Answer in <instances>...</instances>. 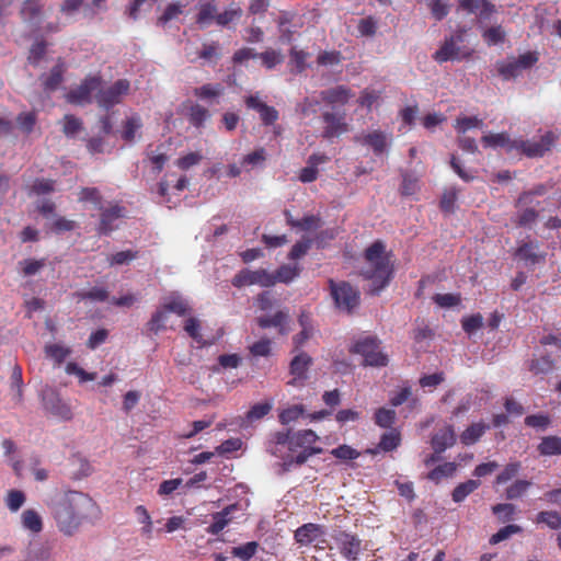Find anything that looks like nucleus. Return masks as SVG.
I'll use <instances>...</instances> for the list:
<instances>
[{
  "instance_id": "1",
  "label": "nucleus",
  "mask_w": 561,
  "mask_h": 561,
  "mask_svg": "<svg viewBox=\"0 0 561 561\" xmlns=\"http://www.w3.org/2000/svg\"><path fill=\"white\" fill-rule=\"evenodd\" d=\"M53 518L60 533L73 536L84 523L95 524L101 510L94 500L79 491H62L48 503Z\"/></svg>"
},
{
  "instance_id": "2",
  "label": "nucleus",
  "mask_w": 561,
  "mask_h": 561,
  "mask_svg": "<svg viewBox=\"0 0 561 561\" xmlns=\"http://www.w3.org/2000/svg\"><path fill=\"white\" fill-rule=\"evenodd\" d=\"M366 265L360 274L373 282V293H379L390 282L392 265L381 241L374 242L365 251Z\"/></svg>"
},
{
  "instance_id": "3",
  "label": "nucleus",
  "mask_w": 561,
  "mask_h": 561,
  "mask_svg": "<svg viewBox=\"0 0 561 561\" xmlns=\"http://www.w3.org/2000/svg\"><path fill=\"white\" fill-rule=\"evenodd\" d=\"M319 439L318 435L311 430H302L293 432L290 440V451H301L294 458L284 461L285 470H288L290 466L304 465L311 456L322 453L321 447H314L313 444Z\"/></svg>"
},
{
  "instance_id": "4",
  "label": "nucleus",
  "mask_w": 561,
  "mask_h": 561,
  "mask_svg": "<svg viewBox=\"0 0 561 561\" xmlns=\"http://www.w3.org/2000/svg\"><path fill=\"white\" fill-rule=\"evenodd\" d=\"M351 352L359 354L364 364L374 367H383L388 364V357L380 351L379 341L370 335H365L355 341Z\"/></svg>"
},
{
  "instance_id": "5",
  "label": "nucleus",
  "mask_w": 561,
  "mask_h": 561,
  "mask_svg": "<svg viewBox=\"0 0 561 561\" xmlns=\"http://www.w3.org/2000/svg\"><path fill=\"white\" fill-rule=\"evenodd\" d=\"M130 83L126 79H118L115 82L104 85L100 80L99 92L95 94V102L104 110L122 103L123 99L128 94Z\"/></svg>"
},
{
  "instance_id": "6",
  "label": "nucleus",
  "mask_w": 561,
  "mask_h": 561,
  "mask_svg": "<svg viewBox=\"0 0 561 561\" xmlns=\"http://www.w3.org/2000/svg\"><path fill=\"white\" fill-rule=\"evenodd\" d=\"M465 32L458 31L447 37L440 48L435 51L434 59L439 62L461 60L470 56V50L465 46Z\"/></svg>"
},
{
  "instance_id": "7",
  "label": "nucleus",
  "mask_w": 561,
  "mask_h": 561,
  "mask_svg": "<svg viewBox=\"0 0 561 561\" xmlns=\"http://www.w3.org/2000/svg\"><path fill=\"white\" fill-rule=\"evenodd\" d=\"M353 96H354V94L351 92V90L344 85H337L334 88H330V89L321 91L319 93V98L306 99L304 106H302V112L306 115L309 112L314 113L316 110H313L312 107L314 105H318L320 102H324L332 106H343Z\"/></svg>"
},
{
  "instance_id": "8",
  "label": "nucleus",
  "mask_w": 561,
  "mask_h": 561,
  "mask_svg": "<svg viewBox=\"0 0 561 561\" xmlns=\"http://www.w3.org/2000/svg\"><path fill=\"white\" fill-rule=\"evenodd\" d=\"M331 295L336 307L345 312H352L359 302L358 291L348 283H334L330 280Z\"/></svg>"
},
{
  "instance_id": "9",
  "label": "nucleus",
  "mask_w": 561,
  "mask_h": 561,
  "mask_svg": "<svg viewBox=\"0 0 561 561\" xmlns=\"http://www.w3.org/2000/svg\"><path fill=\"white\" fill-rule=\"evenodd\" d=\"M557 140V136L552 131H548L540 137L539 140L517 139L516 151L523 152L529 158L542 157L551 149Z\"/></svg>"
},
{
  "instance_id": "10",
  "label": "nucleus",
  "mask_w": 561,
  "mask_h": 561,
  "mask_svg": "<svg viewBox=\"0 0 561 561\" xmlns=\"http://www.w3.org/2000/svg\"><path fill=\"white\" fill-rule=\"evenodd\" d=\"M232 285L234 287H243L250 285L271 287L275 285V279L273 278V274L264 268H259L255 271L243 268L234 275Z\"/></svg>"
},
{
  "instance_id": "11",
  "label": "nucleus",
  "mask_w": 561,
  "mask_h": 561,
  "mask_svg": "<svg viewBox=\"0 0 561 561\" xmlns=\"http://www.w3.org/2000/svg\"><path fill=\"white\" fill-rule=\"evenodd\" d=\"M42 400L45 410L50 414L64 421L71 420L72 411L70 405L61 399L55 389H44L42 392Z\"/></svg>"
},
{
  "instance_id": "12",
  "label": "nucleus",
  "mask_w": 561,
  "mask_h": 561,
  "mask_svg": "<svg viewBox=\"0 0 561 561\" xmlns=\"http://www.w3.org/2000/svg\"><path fill=\"white\" fill-rule=\"evenodd\" d=\"M99 88L100 78H88L80 85L69 91L67 95L68 101L75 104L90 103L93 98L95 99V94L99 92Z\"/></svg>"
},
{
  "instance_id": "13",
  "label": "nucleus",
  "mask_w": 561,
  "mask_h": 561,
  "mask_svg": "<svg viewBox=\"0 0 561 561\" xmlns=\"http://www.w3.org/2000/svg\"><path fill=\"white\" fill-rule=\"evenodd\" d=\"M322 121L324 124L323 138L331 139L347 131L344 113L327 111L322 114Z\"/></svg>"
},
{
  "instance_id": "14",
  "label": "nucleus",
  "mask_w": 561,
  "mask_h": 561,
  "mask_svg": "<svg viewBox=\"0 0 561 561\" xmlns=\"http://www.w3.org/2000/svg\"><path fill=\"white\" fill-rule=\"evenodd\" d=\"M358 140L373 149L376 156L383 154L392 140L391 134L375 129L364 134Z\"/></svg>"
},
{
  "instance_id": "15",
  "label": "nucleus",
  "mask_w": 561,
  "mask_h": 561,
  "mask_svg": "<svg viewBox=\"0 0 561 561\" xmlns=\"http://www.w3.org/2000/svg\"><path fill=\"white\" fill-rule=\"evenodd\" d=\"M124 217V208L112 206L101 213L100 225L98 231L100 234H110L118 228L119 220Z\"/></svg>"
},
{
  "instance_id": "16",
  "label": "nucleus",
  "mask_w": 561,
  "mask_h": 561,
  "mask_svg": "<svg viewBox=\"0 0 561 561\" xmlns=\"http://www.w3.org/2000/svg\"><path fill=\"white\" fill-rule=\"evenodd\" d=\"M311 362V357L305 352H300L291 359L290 374L294 378L289 381L290 385L296 386L307 379V371Z\"/></svg>"
},
{
  "instance_id": "17",
  "label": "nucleus",
  "mask_w": 561,
  "mask_h": 561,
  "mask_svg": "<svg viewBox=\"0 0 561 561\" xmlns=\"http://www.w3.org/2000/svg\"><path fill=\"white\" fill-rule=\"evenodd\" d=\"M323 535L324 533L321 526L309 523L297 528L295 531V540L301 546H309L319 542Z\"/></svg>"
},
{
  "instance_id": "18",
  "label": "nucleus",
  "mask_w": 561,
  "mask_h": 561,
  "mask_svg": "<svg viewBox=\"0 0 561 561\" xmlns=\"http://www.w3.org/2000/svg\"><path fill=\"white\" fill-rule=\"evenodd\" d=\"M456 442V435L451 425H446L440 428L432 437V447L436 454L444 453L447 448L451 447Z\"/></svg>"
},
{
  "instance_id": "19",
  "label": "nucleus",
  "mask_w": 561,
  "mask_h": 561,
  "mask_svg": "<svg viewBox=\"0 0 561 561\" xmlns=\"http://www.w3.org/2000/svg\"><path fill=\"white\" fill-rule=\"evenodd\" d=\"M341 553L348 560H356L360 551V540L351 534L342 533L339 538Z\"/></svg>"
},
{
  "instance_id": "20",
  "label": "nucleus",
  "mask_w": 561,
  "mask_h": 561,
  "mask_svg": "<svg viewBox=\"0 0 561 561\" xmlns=\"http://www.w3.org/2000/svg\"><path fill=\"white\" fill-rule=\"evenodd\" d=\"M516 255L523 260L526 265H535L545 260V253L539 251V244L530 241L522 244L516 252Z\"/></svg>"
},
{
  "instance_id": "21",
  "label": "nucleus",
  "mask_w": 561,
  "mask_h": 561,
  "mask_svg": "<svg viewBox=\"0 0 561 561\" xmlns=\"http://www.w3.org/2000/svg\"><path fill=\"white\" fill-rule=\"evenodd\" d=\"M21 525L26 531L37 535L43 531L44 523L41 514L34 508H27L21 514Z\"/></svg>"
},
{
  "instance_id": "22",
  "label": "nucleus",
  "mask_w": 561,
  "mask_h": 561,
  "mask_svg": "<svg viewBox=\"0 0 561 561\" xmlns=\"http://www.w3.org/2000/svg\"><path fill=\"white\" fill-rule=\"evenodd\" d=\"M162 307L168 312H173L178 316H184L191 310L188 301L179 293H171L164 297Z\"/></svg>"
},
{
  "instance_id": "23",
  "label": "nucleus",
  "mask_w": 561,
  "mask_h": 561,
  "mask_svg": "<svg viewBox=\"0 0 561 561\" xmlns=\"http://www.w3.org/2000/svg\"><path fill=\"white\" fill-rule=\"evenodd\" d=\"M481 140L485 147L505 148L508 152L516 151L517 139H511L505 133L484 135Z\"/></svg>"
},
{
  "instance_id": "24",
  "label": "nucleus",
  "mask_w": 561,
  "mask_h": 561,
  "mask_svg": "<svg viewBox=\"0 0 561 561\" xmlns=\"http://www.w3.org/2000/svg\"><path fill=\"white\" fill-rule=\"evenodd\" d=\"M459 9L468 13L478 14L482 19H489L493 12V5L485 0H460Z\"/></svg>"
},
{
  "instance_id": "25",
  "label": "nucleus",
  "mask_w": 561,
  "mask_h": 561,
  "mask_svg": "<svg viewBox=\"0 0 561 561\" xmlns=\"http://www.w3.org/2000/svg\"><path fill=\"white\" fill-rule=\"evenodd\" d=\"M237 508L236 505H229L222 511L217 512L213 515V523L208 526L207 533L210 535H218L231 520V513Z\"/></svg>"
},
{
  "instance_id": "26",
  "label": "nucleus",
  "mask_w": 561,
  "mask_h": 561,
  "mask_svg": "<svg viewBox=\"0 0 561 561\" xmlns=\"http://www.w3.org/2000/svg\"><path fill=\"white\" fill-rule=\"evenodd\" d=\"M218 15L217 4L215 1H208L201 3L198 5V13L196 15V23L201 28H205L209 26L214 21L216 22V16Z\"/></svg>"
},
{
  "instance_id": "27",
  "label": "nucleus",
  "mask_w": 561,
  "mask_h": 561,
  "mask_svg": "<svg viewBox=\"0 0 561 561\" xmlns=\"http://www.w3.org/2000/svg\"><path fill=\"white\" fill-rule=\"evenodd\" d=\"M288 320V313L285 311H277L273 316H263L257 319V323L261 328H279L280 334H287L288 330L285 328V323Z\"/></svg>"
},
{
  "instance_id": "28",
  "label": "nucleus",
  "mask_w": 561,
  "mask_h": 561,
  "mask_svg": "<svg viewBox=\"0 0 561 561\" xmlns=\"http://www.w3.org/2000/svg\"><path fill=\"white\" fill-rule=\"evenodd\" d=\"M168 320L169 312L161 306L156 310V312L151 316V319L148 321L146 325L147 331L157 334L160 331L165 330Z\"/></svg>"
},
{
  "instance_id": "29",
  "label": "nucleus",
  "mask_w": 561,
  "mask_h": 561,
  "mask_svg": "<svg viewBox=\"0 0 561 561\" xmlns=\"http://www.w3.org/2000/svg\"><path fill=\"white\" fill-rule=\"evenodd\" d=\"M26 561H48L50 553L47 547L38 541H30L25 550Z\"/></svg>"
},
{
  "instance_id": "30",
  "label": "nucleus",
  "mask_w": 561,
  "mask_h": 561,
  "mask_svg": "<svg viewBox=\"0 0 561 561\" xmlns=\"http://www.w3.org/2000/svg\"><path fill=\"white\" fill-rule=\"evenodd\" d=\"M42 4L39 0H26L21 9L23 20L30 23H37L41 19Z\"/></svg>"
},
{
  "instance_id": "31",
  "label": "nucleus",
  "mask_w": 561,
  "mask_h": 561,
  "mask_svg": "<svg viewBox=\"0 0 561 561\" xmlns=\"http://www.w3.org/2000/svg\"><path fill=\"white\" fill-rule=\"evenodd\" d=\"M300 274V267L298 264H284L282 265L275 274H273V278L275 279V284L277 282L288 284L293 282Z\"/></svg>"
},
{
  "instance_id": "32",
  "label": "nucleus",
  "mask_w": 561,
  "mask_h": 561,
  "mask_svg": "<svg viewBox=\"0 0 561 561\" xmlns=\"http://www.w3.org/2000/svg\"><path fill=\"white\" fill-rule=\"evenodd\" d=\"M538 450L543 456L561 455V438L558 436H546L541 439Z\"/></svg>"
},
{
  "instance_id": "33",
  "label": "nucleus",
  "mask_w": 561,
  "mask_h": 561,
  "mask_svg": "<svg viewBox=\"0 0 561 561\" xmlns=\"http://www.w3.org/2000/svg\"><path fill=\"white\" fill-rule=\"evenodd\" d=\"M479 486L480 481L478 480H467L466 482L458 484L451 493L453 501L456 503L462 502L469 494L476 491Z\"/></svg>"
},
{
  "instance_id": "34",
  "label": "nucleus",
  "mask_w": 561,
  "mask_h": 561,
  "mask_svg": "<svg viewBox=\"0 0 561 561\" xmlns=\"http://www.w3.org/2000/svg\"><path fill=\"white\" fill-rule=\"evenodd\" d=\"M456 469L457 465L455 462H445L430 471L427 479L435 483H439L443 479L453 477Z\"/></svg>"
},
{
  "instance_id": "35",
  "label": "nucleus",
  "mask_w": 561,
  "mask_h": 561,
  "mask_svg": "<svg viewBox=\"0 0 561 561\" xmlns=\"http://www.w3.org/2000/svg\"><path fill=\"white\" fill-rule=\"evenodd\" d=\"M497 71L504 80H511L522 73V69L515 58L497 64Z\"/></svg>"
},
{
  "instance_id": "36",
  "label": "nucleus",
  "mask_w": 561,
  "mask_h": 561,
  "mask_svg": "<svg viewBox=\"0 0 561 561\" xmlns=\"http://www.w3.org/2000/svg\"><path fill=\"white\" fill-rule=\"evenodd\" d=\"M486 428L488 426L482 423H474L470 425L466 431H463L460 439L465 445H472L479 440Z\"/></svg>"
},
{
  "instance_id": "37",
  "label": "nucleus",
  "mask_w": 561,
  "mask_h": 561,
  "mask_svg": "<svg viewBox=\"0 0 561 561\" xmlns=\"http://www.w3.org/2000/svg\"><path fill=\"white\" fill-rule=\"evenodd\" d=\"M522 527L515 524L502 527L497 533L492 535L489 539L490 545H497L504 540L510 539L513 535L519 534Z\"/></svg>"
},
{
  "instance_id": "38",
  "label": "nucleus",
  "mask_w": 561,
  "mask_h": 561,
  "mask_svg": "<svg viewBox=\"0 0 561 561\" xmlns=\"http://www.w3.org/2000/svg\"><path fill=\"white\" fill-rule=\"evenodd\" d=\"M45 353L48 357L54 359L56 364L60 365L71 353V350L61 344H49L45 347Z\"/></svg>"
},
{
  "instance_id": "39",
  "label": "nucleus",
  "mask_w": 561,
  "mask_h": 561,
  "mask_svg": "<svg viewBox=\"0 0 561 561\" xmlns=\"http://www.w3.org/2000/svg\"><path fill=\"white\" fill-rule=\"evenodd\" d=\"M26 495L20 490H10L5 496V505L10 512H18L25 503Z\"/></svg>"
},
{
  "instance_id": "40",
  "label": "nucleus",
  "mask_w": 561,
  "mask_h": 561,
  "mask_svg": "<svg viewBox=\"0 0 561 561\" xmlns=\"http://www.w3.org/2000/svg\"><path fill=\"white\" fill-rule=\"evenodd\" d=\"M185 7H186V3H182V2L170 3L164 9L162 15L158 19V23L161 24V25H164L168 22L176 19L180 14L183 13V9Z\"/></svg>"
},
{
  "instance_id": "41",
  "label": "nucleus",
  "mask_w": 561,
  "mask_h": 561,
  "mask_svg": "<svg viewBox=\"0 0 561 561\" xmlns=\"http://www.w3.org/2000/svg\"><path fill=\"white\" fill-rule=\"evenodd\" d=\"M396 421V412L391 409L380 408L375 412V423L383 428H390Z\"/></svg>"
},
{
  "instance_id": "42",
  "label": "nucleus",
  "mask_w": 561,
  "mask_h": 561,
  "mask_svg": "<svg viewBox=\"0 0 561 561\" xmlns=\"http://www.w3.org/2000/svg\"><path fill=\"white\" fill-rule=\"evenodd\" d=\"M257 547L259 545L256 541H249L244 545L233 547L231 553L236 558L248 561L255 554Z\"/></svg>"
},
{
  "instance_id": "43",
  "label": "nucleus",
  "mask_w": 561,
  "mask_h": 561,
  "mask_svg": "<svg viewBox=\"0 0 561 561\" xmlns=\"http://www.w3.org/2000/svg\"><path fill=\"white\" fill-rule=\"evenodd\" d=\"M242 15V10L239 7L231 5L226 9L224 12L218 13L216 16V23L220 26H227L229 23L234 20L240 19Z\"/></svg>"
},
{
  "instance_id": "44",
  "label": "nucleus",
  "mask_w": 561,
  "mask_h": 561,
  "mask_svg": "<svg viewBox=\"0 0 561 561\" xmlns=\"http://www.w3.org/2000/svg\"><path fill=\"white\" fill-rule=\"evenodd\" d=\"M524 422L529 427L546 431L551 424V419L548 414L540 413L526 416Z\"/></svg>"
},
{
  "instance_id": "45",
  "label": "nucleus",
  "mask_w": 561,
  "mask_h": 561,
  "mask_svg": "<svg viewBox=\"0 0 561 561\" xmlns=\"http://www.w3.org/2000/svg\"><path fill=\"white\" fill-rule=\"evenodd\" d=\"M427 7L431 10L433 18L437 21L443 20L449 13V4L445 0H428Z\"/></svg>"
},
{
  "instance_id": "46",
  "label": "nucleus",
  "mask_w": 561,
  "mask_h": 561,
  "mask_svg": "<svg viewBox=\"0 0 561 561\" xmlns=\"http://www.w3.org/2000/svg\"><path fill=\"white\" fill-rule=\"evenodd\" d=\"M312 242H313V240L311 238L304 237L302 239H300L293 245V248L288 254V257L290 260L301 259L304 255L307 254V252L309 251V249L312 245Z\"/></svg>"
},
{
  "instance_id": "47",
  "label": "nucleus",
  "mask_w": 561,
  "mask_h": 561,
  "mask_svg": "<svg viewBox=\"0 0 561 561\" xmlns=\"http://www.w3.org/2000/svg\"><path fill=\"white\" fill-rule=\"evenodd\" d=\"M305 413L304 407L300 404L291 405L287 409H284L279 413V422L284 425H287L291 422L297 421Z\"/></svg>"
},
{
  "instance_id": "48",
  "label": "nucleus",
  "mask_w": 561,
  "mask_h": 561,
  "mask_svg": "<svg viewBox=\"0 0 561 561\" xmlns=\"http://www.w3.org/2000/svg\"><path fill=\"white\" fill-rule=\"evenodd\" d=\"M492 512L499 517L501 522L505 523L514 519L516 507L511 503H501L494 505L492 507Z\"/></svg>"
},
{
  "instance_id": "49",
  "label": "nucleus",
  "mask_w": 561,
  "mask_h": 561,
  "mask_svg": "<svg viewBox=\"0 0 561 561\" xmlns=\"http://www.w3.org/2000/svg\"><path fill=\"white\" fill-rule=\"evenodd\" d=\"M141 119L139 116L129 117L124 126V130L122 137L126 141H133L135 139L136 133L141 128Z\"/></svg>"
},
{
  "instance_id": "50",
  "label": "nucleus",
  "mask_w": 561,
  "mask_h": 561,
  "mask_svg": "<svg viewBox=\"0 0 561 561\" xmlns=\"http://www.w3.org/2000/svg\"><path fill=\"white\" fill-rule=\"evenodd\" d=\"M266 160V150L264 148H257L253 152L245 154L242 158L241 165H250L252 168L262 165Z\"/></svg>"
},
{
  "instance_id": "51",
  "label": "nucleus",
  "mask_w": 561,
  "mask_h": 561,
  "mask_svg": "<svg viewBox=\"0 0 561 561\" xmlns=\"http://www.w3.org/2000/svg\"><path fill=\"white\" fill-rule=\"evenodd\" d=\"M209 117L207 108L199 104L191 106L190 110V123L195 127H201Z\"/></svg>"
},
{
  "instance_id": "52",
  "label": "nucleus",
  "mask_w": 561,
  "mask_h": 561,
  "mask_svg": "<svg viewBox=\"0 0 561 561\" xmlns=\"http://www.w3.org/2000/svg\"><path fill=\"white\" fill-rule=\"evenodd\" d=\"M537 522L546 524L551 529H559L561 527V516L556 511H545L537 515Z\"/></svg>"
},
{
  "instance_id": "53",
  "label": "nucleus",
  "mask_w": 561,
  "mask_h": 561,
  "mask_svg": "<svg viewBox=\"0 0 561 561\" xmlns=\"http://www.w3.org/2000/svg\"><path fill=\"white\" fill-rule=\"evenodd\" d=\"M553 368V362L549 356H541L540 358L533 359L529 364V370L534 374H547Z\"/></svg>"
},
{
  "instance_id": "54",
  "label": "nucleus",
  "mask_w": 561,
  "mask_h": 561,
  "mask_svg": "<svg viewBox=\"0 0 561 561\" xmlns=\"http://www.w3.org/2000/svg\"><path fill=\"white\" fill-rule=\"evenodd\" d=\"M79 199L91 203L94 208L102 209V197L95 187H85L80 192Z\"/></svg>"
},
{
  "instance_id": "55",
  "label": "nucleus",
  "mask_w": 561,
  "mask_h": 561,
  "mask_svg": "<svg viewBox=\"0 0 561 561\" xmlns=\"http://www.w3.org/2000/svg\"><path fill=\"white\" fill-rule=\"evenodd\" d=\"M531 483L526 480H517L506 489V499L515 500L523 496Z\"/></svg>"
},
{
  "instance_id": "56",
  "label": "nucleus",
  "mask_w": 561,
  "mask_h": 561,
  "mask_svg": "<svg viewBox=\"0 0 561 561\" xmlns=\"http://www.w3.org/2000/svg\"><path fill=\"white\" fill-rule=\"evenodd\" d=\"M483 122L476 116L472 117H459L456 121L455 128L458 133L465 134L471 128H481Z\"/></svg>"
},
{
  "instance_id": "57",
  "label": "nucleus",
  "mask_w": 561,
  "mask_h": 561,
  "mask_svg": "<svg viewBox=\"0 0 561 561\" xmlns=\"http://www.w3.org/2000/svg\"><path fill=\"white\" fill-rule=\"evenodd\" d=\"M272 410L270 402L256 403L247 413V420L249 422L260 420L264 417Z\"/></svg>"
},
{
  "instance_id": "58",
  "label": "nucleus",
  "mask_w": 561,
  "mask_h": 561,
  "mask_svg": "<svg viewBox=\"0 0 561 561\" xmlns=\"http://www.w3.org/2000/svg\"><path fill=\"white\" fill-rule=\"evenodd\" d=\"M137 257V253L131 250L121 251L108 256L110 265H124L130 263Z\"/></svg>"
},
{
  "instance_id": "59",
  "label": "nucleus",
  "mask_w": 561,
  "mask_h": 561,
  "mask_svg": "<svg viewBox=\"0 0 561 561\" xmlns=\"http://www.w3.org/2000/svg\"><path fill=\"white\" fill-rule=\"evenodd\" d=\"M66 373L69 375H76L79 378L80 382L94 380L96 378L95 373H88L81 367H79L76 363H68L66 366Z\"/></svg>"
},
{
  "instance_id": "60",
  "label": "nucleus",
  "mask_w": 561,
  "mask_h": 561,
  "mask_svg": "<svg viewBox=\"0 0 561 561\" xmlns=\"http://www.w3.org/2000/svg\"><path fill=\"white\" fill-rule=\"evenodd\" d=\"M331 454L341 460H353L359 456V453L348 445H341L332 449Z\"/></svg>"
},
{
  "instance_id": "61",
  "label": "nucleus",
  "mask_w": 561,
  "mask_h": 561,
  "mask_svg": "<svg viewBox=\"0 0 561 561\" xmlns=\"http://www.w3.org/2000/svg\"><path fill=\"white\" fill-rule=\"evenodd\" d=\"M81 121L72 115H66L64 118L62 130L66 136L73 137L81 129Z\"/></svg>"
},
{
  "instance_id": "62",
  "label": "nucleus",
  "mask_w": 561,
  "mask_h": 561,
  "mask_svg": "<svg viewBox=\"0 0 561 561\" xmlns=\"http://www.w3.org/2000/svg\"><path fill=\"white\" fill-rule=\"evenodd\" d=\"M184 330L195 342L203 343V336L201 334V323L197 319L188 318L185 321Z\"/></svg>"
},
{
  "instance_id": "63",
  "label": "nucleus",
  "mask_w": 561,
  "mask_h": 561,
  "mask_svg": "<svg viewBox=\"0 0 561 561\" xmlns=\"http://www.w3.org/2000/svg\"><path fill=\"white\" fill-rule=\"evenodd\" d=\"M400 437L394 432L385 433L381 436L379 447L385 451H391L399 446Z\"/></svg>"
},
{
  "instance_id": "64",
  "label": "nucleus",
  "mask_w": 561,
  "mask_h": 561,
  "mask_svg": "<svg viewBox=\"0 0 561 561\" xmlns=\"http://www.w3.org/2000/svg\"><path fill=\"white\" fill-rule=\"evenodd\" d=\"M61 68L60 66H55L50 73L44 79V87L46 90H55L61 82Z\"/></svg>"
}]
</instances>
